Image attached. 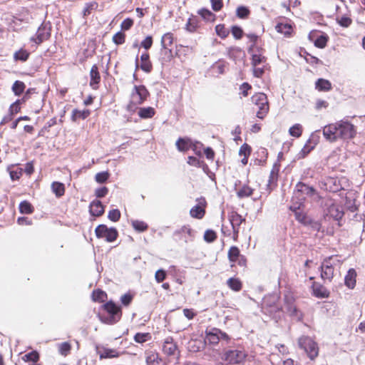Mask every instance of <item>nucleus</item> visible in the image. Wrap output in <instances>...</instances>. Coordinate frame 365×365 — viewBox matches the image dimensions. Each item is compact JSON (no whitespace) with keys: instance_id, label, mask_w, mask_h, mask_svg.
Wrapping results in <instances>:
<instances>
[{"instance_id":"obj_54","label":"nucleus","mask_w":365,"mask_h":365,"mask_svg":"<svg viewBox=\"0 0 365 365\" xmlns=\"http://www.w3.org/2000/svg\"><path fill=\"white\" fill-rule=\"evenodd\" d=\"M267 66V63L264 64V65L262 64L260 66H257L255 67H252L254 76L256 78L262 77L264 73Z\"/></svg>"},{"instance_id":"obj_5","label":"nucleus","mask_w":365,"mask_h":365,"mask_svg":"<svg viewBox=\"0 0 365 365\" xmlns=\"http://www.w3.org/2000/svg\"><path fill=\"white\" fill-rule=\"evenodd\" d=\"M299 346L304 349L311 360H314L319 354L317 344L309 336H302L298 340Z\"/></svg>"},{"instance_id":"obj_31","label":"nucleus","mask_w":365,"mask_h":365,"mask_svg":"<svg viewBox=\"0 0 365 365\" xmlns=\"http://www.w3.org/2000/svg\"><path fill=\"white\" fill-rule=\"evenodd\" d=\"M138 114L143 119L151 118L155 114V110L152 107H143L138 109Z\"/></svg>"},{"instance_id":"obj_61","label":"nucleus","mask_w":365,"mask_h":365,"mask_svg":"<svg viewBox=\"0 0 365 365\" xmlns=\"http://www.w3.org/2000/svg\"><path fill=\"white\" fill-rule=\"evenodd\" d=\"M106 296V292L101 289L94 290L92 293V298L94 301H103Z\"/></svg>"},{"instance_id":"obj_47","label":"nucleus","mask_w":365,"mask_h":365,"mask_svg":"<svg viewBox=\"0 0 365 365\" xmlns=\"http://www.w3.org/2000/svg\"><path fill=\"white\" fill-rule=\"evenodd\" d=\"M253 192V190L248 185H243L242 188H240L237 195L240 198L247 197L252 195Z\"/></svg>"},{"instance_id":"obj_7","label":"nucleus","mask_w":365,"mask_h":365,"mask_svg":"<svg viewBox=\"0 0 365 365\" xmlns=\"http://www.w3.org/2000/svg\"><path fill=\"white\" fill-rule=\"evenodd\" d=\"M96 236L98 238H105L108 242H114L118 236V233L115 228H108L106 225H99L95 230Z\"/></svg>"},{"instance_id":"obj_6","label":"nucleus","mask_w":365,"mask_h":365,"mask_svg":"<svg viewBox=\"0 0 365 365\" xmlns=\"http://www.w3.org/2000/svg\"><path fill=\"white\" fill-rule=\"evenodd\" d=\"M252 101L259 108V110L257 112V117L263 119L269 111L267 96L263 93H258L252 97Z\"/></svg>"},{"instance_id":"obj_57","label":"nucleus","mask_w":365,"mask_h":365,"mask_svg":"<svg viewBox=\"0 0 365 365\" xmlns=\"http://www.w3.org/2000/svg\"><path fill=\"white\" fill-rule=\"evenodd\" d=\"M217 34L222 38L227 36L229 31L225 28L224 25L218 24L215 26Z\"/></svg>"},{"instance_id":"obj_41","label":"nucleus","mask_w":365,"mask_h":365,"mask_svg":"<svg viewBox=\"0 0 365 365\" xmlns=\"http://www.w3.org/2000/svg\"><path fill=\"white\" fill-rule=\"evenodd\" d=\"M132 226L135 230L142 232L148 230V225L146 222L140 220H132Z\"/></svg>"},{"instance_id":"obj_21","label":"nucleus","mask_w":365,"mask_h":365,"mask_svg":"<svg viewBox=\"0 0 365 365\" xmlns=\"http://www.w3.org/2000/svg\"><path fill=\"white\" fill-rule=\"evenodd\" d=\"M89 212L92 216H101L104 213V206L100 200H95L90 203Z\"/></svg>"},{"instance_id":"obj_29","label":"nucleus","mask_w":365,"mask_h":365,"mask_svg":"<svg viewBox=\"0 0 365 365\" xmlns=\"http://www.w3.org/2000/svg\"><path fill=\"white\" fill-rule=\"evenodd\" d=\"M173 58L172 50L169 48H163L160 50L159 61L162 66H165L167 63L170 62Z\"/></svg>"},{"instance_id":"obj_18","label":"nucleus","mask_w":365,"mask_h":365,"mask_svg":"<svg viewBox=\"0 0 365 365\" xmlns=\"http://www.w3.org/2000/svg\"><path fill=\"white\" fill-rule=\"evenodd\" d=\"M163 351L164 354L168 356L175 355L177 351V345L172 336H168L165 339L163 344Z\"/></svg>"},{"instance_id":"obj_28","label":"nucleus","mask_w":365,"mask_h":365,"mask_svg":"<svg viewBox=\"0 0 365 365\" xmlns=\"http://www.w3.org/2000/svg\"><path fill=\"white\" fill-rule=\"evenodd\" d=\"M141 63L140 65V68L146 72L150 73L152 71V63L150 61L149 53L145 52L143 53L140 56Z\"/></svg>"},{"instance_id":"obj_13","label":"nucleus","mask_w":365,"mask_h":365,"mask_svg":"<svg viewBox=\"0 0 365 365\" xmlns=\"http://www.w3.org/2000/svg\"><path fill=\"white\" fill-rule=\"evenodd\" d=\"M228 219L232 225L234 237H237L240 225L245 221L240 214L232 211L228 214Z\"/></svg>"},{"instance_id":"obj_52","label":"nucleus","mask_w":365,"mask_h":365,"mask_svg":"<svg viewBox=\"0 0 365 365\" xmlns=\"http://www.w3.org/2000/svg\"><path fill=\"white\" fill-rule=\"evenodd\" d=\"M150 338L149 333H136L134 336V341L137 343L142 344L147 341Z\"/></svg>"},{"instance_id":"obj_40","label":"nucleus","mask_w":365,"mask_h":365,"mask_svg":"<svg viewBox=\"0 0 365 365\" xmlns=\"http://www.w3.org/2000/svg\"><path fill=\"white\" fill-rule=\"evenodd\" d=\"M25 83L20 81H16L12 86V91L16 96H20L25 90Z\"/></svg>"},{"instance_id":"obj_38","label":"nucleus","mask_w":365,"mask_h":365,"mask_svg":"<svg viewBox=\"0 0 365 365\" xmlns=\"http://www.w3.org/2000/svg\"><path fill=\"white\" fill-rule=\"evenodd\" d=\"M90 115L89 110H79L78 109H74L72 111L71 119L73 121H76L78 119H86Z\"/></svg>"},{"instance_id":"obj_22","label":"nucleus","mask_w":365,"mask_h":365,"mask_svg":"<svg viewBox=\"0 0 365 365\" xmlns=\"http://www.w3.org/2000/svg\"><path fill=\"white\" fill-rule=\"evenodd\" d=\"M175 145L178 150L181 152L187 151L192 148V146L196 147L191 139L184 138H179Z\"/></svg>"},{"instance_id":"obj_35","label":"nucleus","mask_w":365,"mask_h":365,"mask_svg":"<svg viewBox=\"0 0 365 365\" xmlns=\"http://www.w3.org/2000/svg\"><path fill=\"white\" fill-rule=\"evenodd\" d=\"M51 190L57 197H61L64 195L65 186L63 183L59 182H53L51 184Z\"/></svg>"},{"instance_id":"obj_50","label":"nucleus","mask_w":365,"mask_h":365,"mask_svg":"<svg viewBox=\"0 0 365 365\" xmlns=\"http://www.w3.org/2000/svg\"><path fill=\"white\" fill-rule=\"evenodd\" d=\"M242 51L240 48H230L227 51V56L230 59L235 61L242 54Z\"/></svg>"},{"instance_id":"obj_62","label":"nucleus","mask_w":365,"mask_h":365,"mask_svg":"<svg viewBox=\"0 0 365 365\" xmlns=\"http://www.w3.org/2000/svg\"><path fill=\"white\" fill-rule=\"evenodd\" d=\"M217 237L216 233L212 230H207L204 234V240L207 242H212Z\"/></svg>"},{"instance_id":"obj_39","label":"nucleus","mask_w":365,"mask_h":365,"mask_svg":"<svg viewBox=\"0 0 365 365\" xmlns=\"http://www.w3.org/2000/svg\"><path fill=\"white\" fill-rule=\"evenodd\" d=\"M173 34L170 32L165 34L161 38V46L163 48H168L173 43Z\"/></svg>"},{"instance_id":"obj_2","label":"nucleus","mask_w":365,"mask_h":365,"mask_svg":"<svg viewBox=\"0 0 365 365\" xmlns=\"http://www.w3.org/2000/svg\"><path fill=\"white\" fill-rule=\"evenodd\" d=\"M106 314H100V320L107 324H113L118 322L122 316L121 309L112 301H109L103 305Z\"/></svg>"},{"instance_id":"obj_63","label":"nucleus","mask_w":365,"mask_h":365,"mask_svg":"<svg viewBox=\"0 0 365 365\" xmlns=\"http://www.w3.org/2000/svg\"><path fill=\"white\" fill-rule=\"evenodd\" d=\"M71 344L68 342H63L59 344V352L61 355L66 356L71 350Z\"/></svg>"},{"instance_id":"obj_11","label":"nucleus","mask_w":365,"mask_h":365,"mask_svg":"<svg viewBox=\"0 0 365 365\" xmlns=\"http://www.w3.org/2000/svg\"><path fill=\"white\" fill-rule=\"evenodd\" d=\"M194 232L189 225H184L174 232L173 237L176 241L187 242L194 237Z\"/></svg>"},{"instance_id":"obj_19","label":"nucleus","mask_w":365,"mask_h":365,"mask_svg":"<svg viewBox=\"0 0 365 365\" xmlns=\"http://www.w3.org/2000/svg\"><path fill=\"white\" fill-rule=\"evenodd\" d=\"M312 288L314 296L317 298H327L329 296L328 289L319 282H314Z\"/></svg>"},{"instance_id":"obj_37","label":"nucleus","mask_w":365,"mask_h":365,"mask_svg":"<svg viewBox=\"0 0 365 365\" xmlns=\"http://www.w3.org/2000/svg\"><path fill=\"white\" fill-rule=\"evenodd\" d=\"M30 56L29 52L24 48H21L14 53V59L15 61L25 62Z\"/></svg>"},{"instance_id":"obj_34","label":"nucleus","mask_w":365,"mask_h":365,"mask_svg":"<svg viewBox=\"0 0 365 365\" xmlns=\"http://www.w3.org/2000/svg\"><path fill=\"white\" fill-rule=\"evenodd\" d=\"M205 213V209L199 204L195 205L190 210V214L191 217L197 219H202L204 217Z\"/></svg>"},{"instance_id":"obj_9","label":"nucleus","mask_w":365,"mask_h":365,"mask_svg":"<svg viewBox=\"0 0 365 365\" xmlns=\"http://www.w3.org/2000/svg\"><path fill=\"white\" fill-rule=\"evenodd\" d=\"M51 30V24L49 22L41 24L35 36L31 38V41H34L36 44L41 43L50 37Z\"/></svg>"},{"instance_id":"obj_42","label":"nucleus","mask_w":365,"mask_h":365,"mask_svg":"<svg viewBox=\"0 0 365 365\" xmlns=\"http://www.w3.org/2000/svg\"><path fill=\"white\" fill-rule=\"evenodd\" d=\"M240 256V250L235 246H232L228 251V258L230 262H237Z\"/></svg>"},{"instance_id":"obj_8","label":"nucleus","mask_w":365,"mask_h":365,"mask_svg":"<svg viewBox=\"0 0 365 365\" xmlns=\"http://www.w3.org/2000/svg\"><path fill=\"white\" fill-rule=\"evenodd\" d=\"M205 334V340L213 345L217 344L220 340L225 341L226 342H229L230 340V337L227 334L217 328L207 329Z\"/></svg>"},{"instance_id":"obj_3","label":"nucleus","mask_w":365,"mask_h":365,"mask_svg":"<svg viewBox=\"0 0 365 365\" xmlns=\"http://www.w3.org/2000/svg\"><path fill=\"white\" fill-rule=\"evenodd\" d=\"M149 96V92L145 86H135L131 93L130 103L127 106L129 112H135L138 105L142 104Z\"/></svg>"},{"instance_id":"obj_25","label":"nucleus","mask_w":365,"mask_h":365,"mask_svg":"<svg viewBox=\"0 0 365 365\" xmlns=\"http://www.w3.org/2000/svg\"><path fill=\"white\" fill-rule=\"evenodd\" d=\"M356 272L354 269H349L344 277V284L349 289H354L356 286Z\"/></svg>"},{"instance_id":"obj_14","label":"nucleus","mask_w":365,"mask_h":365,"mask_svg":"<svg viewBox=\"0 0 365 365\" xmlns=\"http://www.w3.org/2000/svg\"><path fill=\"white\" fill-rule=\"evenodd\" d=\"M322 133L324 138L329 142L333 143L339 140L336 123L325 125L323 128Z\"/></svg>"},{"instance_id":"obj_43","label":"nucleus","mask_w":365,"mask_h":365,"mask_svg":"<svg viewBox=\"0 0 365 365\" xmlns=\"http://www.w3.org/2000/svg\"><path fill=\"white\" fill-rule=\"evenodd\" d=\"M19 211L22 214H31L34 212V208L29 202L24 200L19 205Z\"/></svg>"},{"instance_id":"obj_17","label":"nucleus","mask_w":365,"mask_h":365,"mask_svg":"<svg viewBox=\"0 0 365 365\" xmlns=\"http://www.w3.org/2000/svg\"><path fill=\"white\" fill-rule=\"evenodd\" d=\"M96 351L100 359L117 358L120 355V351L117 349H110L105 346H97Z\"/></svg>"},{"instance_id":"obj_49","label":"nucleus","mask_w":365,"mask_h":365,"mask_svg":"<svg viewBox=\"0 0 365 365\" xmlns=\"http://www.w3.org/2000/svg\"><path fill=\"white\" fill-rule=\"evenodd\" d=\"M321 131L319 130H315L313 132L309 138L308 139V143L315 146L319 143L320 139Z\"/></svg>"},{"instance_id":"obj_45","label":"nucleus","mask_w":365,"mask_h":365,"mask_svg":"<svg viewBox=\"0 0 365 365\" xmlns=\"http://www.w3.org/2000/svg\"><path fill=\"white\" fill-rule=\"evenodd\" d=\"M328 36L325 34L319 35L314 40V46L319 48H323L327 46Z\"/></svg>"},{"instance_id":"obj_58","label":"nucleus","mask_w":365,"mask_h":365,"mask_svg":"<svg viewBox=\"0 0 365 365\" xmlns=\"http://www.w3.org/2000/svg\"><path fill=\"white\" fill-rule=\"evenodd\" d=\"M314 148V145H312V144L309 143L308 141H307L306 144L304 145L300 153H299V158H304Z\"/></svg>"},{"instance_id":"obj_36","label":"nucleus","mask_w":365,"mask_h":365,"mask_svg":"<svg viewBox=\"0 0 365 365\" xmlns=\"http://www.w3.org/2000/svg\"><path fill=\"white\" fill-rule=\"evenodd\" d=\"M10 178L12 180H19L23 174V169L21 168L15 167L14 165L8 168Z\"/></svg>"},{"instance_id":"obj_56","label":"nucleus","mask_w":365,"mask_h":365,"mask_svg":"<svg viewBox=\"0 0 365 365\" xmlns=\"http://www.w3.org/2000/svg\"><path fill=\"white\" fill-rule=\"evenodd\" d=\"M125 35L121 32V31H118L113 36V41L116 44V45H121L123 43H124L125 42Z\"/></svg>"},{"instance_id":"obj_59","label":"nucleus","mask_w":365,"mask_h":365,"mask_svg":"<svg viewBox=\"0 0 365 365\" xmlns=\"http://www.w3.org/2000/svg\"><path fill=\"white\" fill-rule=\"evenodd\" d=\"M109 178V173L108 172L98 173L95 176V180L97 182L103 183L107 181Z\"/></svg>"},{"instance_id":"obj_55","label":"nucleus","mask_w":365,"mask_h":365,"mask_svg":"<svg viewBox=\"0 0 365 365\" xmlns=\"http://www.w3.org/2000/svg\"><path fill=\"white\" fill-rule=\"evenodd\" d=\"M108 218L112 222H118L120 218V212L118 209H113L108 212Z\"/></svg>"},{"instance_id":"obj_53","label":"nucleus","mask_w":365,"mask_h":365,"mask_svg":"<svg viewBox=\"0 0 365 365\" xmlns=\"http://www.w3.org/2000/svg\"><path fill=\"white\" fill-rule=\"evenodd\" d=\"M250 14V10L247 7L244 6H240L237 7L236 11V15L240 19H245Z\"/></svg>"},{"instance_id":"obj_20","label":"nucleus","mask_w":365,"mask_h":365,"mask_svg":"<svg viewBox=\"0 0 365 365\" xmlns=\"http://www.w3.org/2000/svg\"><path fill=\"white\" fill-rule=\"evenodd\" d=\"M279 172V165L277 163L274 164L272 170L269 174L268 182H267V187L269 189V192H270L273 187H274L277 185V182L278 180V175Z\"/></svg>"},{"instance_id":"obj_44","label":"nucleus","mask_w":365,"mask_h":365,"mask_svg":"<svg viewBox=\"0 0 365 365\" xmlns=\"http://www.w3.org/2000/svg\"><path fill=\"white\" fill-rule=\"evenodd\" d=\"M227 284L231 289H232L235 292H238L242 289V283L237 278H233V277L230 278L227 280Z\"/></svg>"},{"instance_id":"obj_16","label":"nucleus","mask_w":365,"mask_h":365,"mask_svg":"<svg viewBox=\"0 0 365 365\" xmlns=\"http://www.w3.org/2000/svg\"><path fill=\"white\" fill-rule=\"evenodd\" d=\"M329 262L322 261L319 267L321 270V277L326 282H331L334 277V267L331 266Z\"/></svg>"},{"instance_id":"obj_51","label":"nucleus","mask_w":365,"mask_h":365,"mask_svg":"<svg viewBox=\"0 0 365 365\" xmlns=\"http://www.w3.org/2000/svg\"><path fill=\"white\" fill-rule=\"evenodd\" d=\"M39 359L38 353L36 351H31L26 354H25L22 359L24 361H32V362H36Z\"/></svg>"},{"instance_id":"obj_46","label":"nucleus","mask_w":365,"mask_h":365,"mask_svg":"<svg viewBox=\"0 0 365 365\" xmlns=\"http://www.w3.org/2000/svg\"><path fill=\"white\" fill-rule=\"evenodd\" d=\"M323 261L329 262L328 264H331V266L333 267H340L342 264L343 261L340 259V257L338 255H332L328 257H326Z\"/></svg>"},{"instance_id":"obj_33","label":"nucleus","mask_w":365,"mask_h":365,"mask_svg":"<svg viewBox=\"0 0 365 365\" xmlns=\"http://www.w3.org/2000/svg\"><path fill=\"white\" fill-rule=\"evenodd\" d=\"M275 29L278 33L283 34L287 36H289L292 31V27L288 23H278Z\"/></svg>"},{"instance_id":"obj_64","label":"nucleus","mask_w":365,"mask_h":365,"mask_svg":"<svg viewBox=\"0 0 365 365\" xmlns=\"http://www.w3.org/2000/svg\"><path fill=\"white\" fill-rule=\"evenodd\" d=\"M187 163L190 165L196 167V168H200L202 167L203 162L200 161L199 159H197L195 157L193 156H189L187 159Z\"/></svg>"},{"instance_id":"obj_32","label":"nucleus","mask_w":365,"mask_h":365,"mask_svg":"<svg viewBox=\"0 0 365 365\" xmlns=\"http://www.w3.org/2000/svg\"><path fill=\"white\" fill-rule=\"evenodd\" d=\"M286 309L291 316L300 317L301 314H298V309L296 306L292 303V299L285 296Z\"/></svg>"},{"instance_id":"obj_30","label":"nucleus","mask_w":365,"mask_h":365,"mask_svg":"<svg viewBox=\"0 0 365 365\" xmlns=\"http://www.w3.org/2000/svg\"><path fill=\"white\" fill-rule=\"evenodd\" d=\"M315 88L319 91L327 92L331 89V83L329 80L319 78L315 82Z\"/></svg>"},{"instance_id":"obj_12","label":"nucleus","mask_w":365,"mask_h":365,"mask_svg":"<svg viewBox=\"0 0 365 365\" xmlns=\"http://www.w3.org/2000/svg\"><path fill=\"white\" fill-rule=\"evenodd\" d=\"M315 190L313 187L307 185L302 182H298L294 192V197H296L299 202L302 203L306 196H311L314 193Z\"/></svg>"},{"instance_id":"obj_26","label":"nucleus","mask_w":365,"mask_h":365,"mask_svg":"<svg viewBox=\"0 0 365 365\" xmlns=\"http://www.w3.org/2000/svg\"><path fill=\"white\" fill-rule=\"evenodd\" d=\"M145 362L147 365H163L162 359L158 353L149 351L145 353Z\"/></svg>"},{"instance_id":"obj_24","label":"nucleus","mask_w":365,"mask_h":365,"mask_svg":"<svg viewBox=\"0 0 365 365\" xmlns=\"http://www.w3.org/2000/svg\"><path fill=\"white\" fill-rule=\"evenodd\" d=\"M90 86L93 88L96 89L100 82L101 76L98 72V69L96 65H93L90 71Z\"/></svg>"},{"instance_id":"obj_27","label":"nucleus","mask_w":365,"mask_h":365,"mask_svg":"<svg viewBox=\"0 0 365 365\" xmlns=\"http://www.w3.org/2000/svg\"><path fill=\"white\" fill-rule=\"evenodd\" d=\"M328 215L333 217L336 220H339L342 218L344 212L341 207L337 205L331 204L328 207Z\"/></svg>"},{"instance_id":"obj_23","label":"nucleus","mask_w":365,"mask_h":365,"mask_svg":"<svg viewBox=\"0 0 365 365\" xmlns=\"http://www.w3.org/2000/svg\"><path fill=\"white\" fill-rule=\"evenodd\" d=\"M227 68V63L223 60H219L212 64L210 71L213 76H218L223 74Z\"/></svg>"},{"instance_id":"obj_15","label":"nucleus","mask_w":365,"mask_h":365,"mask_svg":"<svg viewBox=\"0 0 365 365\" xmlns=\"http://www.w3.org/2000/svg\"><path fill=\"white\" fill-rule=\"evenodd\" d=\"M302 202H298L296 205L294 204L289 207V209L294 212L295 219L301 224L307 226L310 222L311 218L309 217L306 214L300 212V207Z\"/></svg>"},{"instance_id":"obj_1","label":"nucleus","mask_w":365,"mask_h":365,"mask_svg":"<svg viewBox=\"0 0 365 365\" xmlns=\"http://www.w3.org/2000/svg\"><path fill=\"white\" fill-rule=\"evenodd\" d=\"M250 358L245 346L240 344H236L225 349L222 356V359L227 365H242Z\"/></svg>"},{"instance_id":"obj_4","label":"nucleus","mask_w":365,"mask_h":365,"mask_svg":"<svg viewBox=\"0 0 365 365\" xmlns=\"http://www.w3.org/2000/svg\"><path fill=\"white\" fill-rule=\"evenodd\" d=\"M339 140H349L356 135L355 126L348 120H341L336 122Z\"/></svg>"},{"instance_id":"obj_48","label":"nucleus","mask_w":365,"mask_h":365,"mask_svg":"<svg viewBox=\"0 0 365 365\" xmlns=\"http://www.w3.org/2000/svg\"><path fill=\"white\" fill-rule=\"evenodd\" d=\"M289 133L291 136L295 138L300 137L302 133V126L299 123L294 124L289 128Z\"/></svg>"},{"instance_id":"obj_60","label":"nucleus","mask_w":365,"mask_h":365,"mask_svg":"<svg viewBox=\"0 0 365 365\" xmlns=\"http://www.w3.org/2000/svg\"><path fill=\"white\" fill-rule=\"evenodd\" d=\"M337 22L338 24L342 26V27H349L351 22H352V20L348 17V16H341L340 18H337Z\"/></svg>"},{"instance_id":"obj_10","label":"nucleus","mask_w":365,"mask_h":365,"mask_svg":"<svg viewBox=\"0 0 365 365\" xmlns=\"http://www.w3.org/2000/svg\"><path fill=\"white\" fill-rule=\"evenodd\" d=\"M249 53L251 54L252 67L267 64V58L263 55V49L257 47L254 48V45H251L248 49Z\"/></svg>"}]
</instances>
